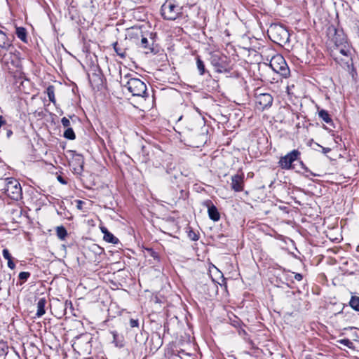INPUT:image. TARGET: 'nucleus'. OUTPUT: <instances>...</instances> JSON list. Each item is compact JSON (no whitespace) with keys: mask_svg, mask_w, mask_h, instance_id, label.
I'll return each instance as SVG.
<instances>
[{"mask_svg":"<svg viewBox=\"0 0 359 359\" xmlns=\"http://www.w3.org/2000/svg\"><path fill=\"white\" fill-rule=\"evenodd\" d=\"M121 85L125 87L133 95L142 97H147V86L141 79L133 77V74H127L123 76H121Z\"/></svg>","mask_w":359,"mask_h":359,"instance_id":"nucleus-1","label":"nucleus"},{"mask_svg":"<svg viewBox=\"0 0 359 359\" xmlns=\"http://www.w3.org/2000/svg\"><path fill=\"white\" fill-rule=\"evenodd\" d=\"M4 187L3 190L4 193L11 199L18 201L22 198V187L19 182L13 177H8L1 180Z\"/></svg>","mask_w":359,"mask_h":359,"instance_id":"nucleus-2","label":"nucleus"},{"mask_svg":"<svg viewBox=\"0 0 359 359\" xmlns=\"http://www.w3.org/2000/svg\"><path fill=\"white\" fill-rule=\"evenodd\" d=\"M197 289L208 296L212 297L216 296L218 292V286L215 280L208 276H204L201 280L197 284Z\"/></svg>","mask_w":359,"mask_h":359,"instance_id":"nucleus-3","label":"nucleus"},{"mask_svg":"<svg viewBox=\"0 0 359 359\" xmlns=\"http://www.w3.org/2000/svg\"><path fill=\"white\" fill-rule=\"evenodd\" d=\"M269 37L277 43H286L289 40L290 34L287 29L280 25H271L268 29Z\"/></svg>","mask_w":359,"mask_h":359,"instance_id":"nucleus-4","label":"nucleus"},{"mask_svg":"<svg viewBox=\"0 0 359 359\" xmlns=\"http://www.w3.org/2000/svg\"><path fill=\"white\" fill-rule=\"evenodd\" d=\"M269 65L275 72L280 74L284 78H287L290 75L289 67L282 55H276L273 56Z\"/></svg>","mask_w":359,"mask_h":359,"instance_id":"nucleus-5","label":"nucleus"},{"mask_svg":"<svg viewBox=\"0 0 359 359\" xmlns=\"http://www.w3.org/2000/svg\"><path fill=\"white\" fill-rule=\"evenodd\" d=\"M180 7L170 1H166L161 6V15L165 20H175L180 13Z\"/></svg>","mask_w":359,"mask_h":359,"instance_id":"nucleus-6","label":"nucleus"},{"mask_svg":"<svg viewBox=\"0 0 359 359\" xmlns=\"http://www.w3.org/2000/svg\"><path fill=\"white\" fill-rule=\"evenodd\" d=\"M334 60L342 68L346 70L353 78L357 74L353 63L351 54L332 57Z\"/></svg>","mask_w":359,"mask_h":359,"instance_id":"nucleus-7","label":"nucleus"},{"mask_svg":"<svg viewBox=\"0 0 359 359\" xmlns=\"http://www.w3.org/2000/svg\"><path fill=\"white\" fill-rule=\"evenodd\" d=\"M301 153L297 149L287 154L285 156H282L278 162L280 167L283 169L289 170L292 168V163L298 159Z\"/></svg>","mask_w":359,"mask_h":359,"instance_id":"nucleus-8","label":"nucleus"},{"mask_svg":"<svg viewBox=\"0 0 359 359\" xmlns=\"http://www.w3.org/2000/svg\"><path fill=\"white\" fill-rule=\"evenodd\" d=\"M273 100V97L269 93H258V90H257L255 102L258 109L264 110L270 107L272 105Z\"/></svg>","mask_w":359,"mask_h":359,"instance_id":"nucleus-9","label":"nucleus"},{"mask_svg":"<svg viewBox=\"0 0 359 359\" xmlns=\"http://www.w3.org/2000/svg\"><path fill=\"white\" fill-rule=\"evenodd\" d=\"M149 39L142 36L140 46L145 50V53H156L157 51L154 47L156 34L150 33Z\"/></svg>","mask_w":359,"mask_h":359,"instance_id":"nucleus-10","label":"nucleus"},{"mask_svg":"<svg viewBox=\"0 0 359 359\" xmlns=\"http://www.w3.org/2000/svg\"><path fill=\"white\" fill-rule=\"evenodd\" d=\"M332 30L334 31V35L330 39V42L329 43L330 47L349 43L347 41L346 36L342 29L332 28Z\"/></svg>","mask_w":359,"mask_h":359,"instance_id":"nucleus-11","label":"nucleus"},{"mask_svg":"<svg viewBox=\"0 0 359 359\" xmlns=\"http://www.w3.org/2000/svg\"><path fill=\"white\" fill-rule=\"evenodd\" d=\"M231 188L236 192H240L244 188V174L243 172L237 173L231 177Z\"/></svg>","mask_w":359,"mask_h":359,"instance_id":"nucleus-12","label":"nucleus"},{"mask_svg":"<svg viewBox=\"0 0 359 359\" xmlns=\"http://www.w3.org/2000/svg\"><path fill=\"white\" fill-rule=\"evenodd\" d=\"M330 55L332 57L351 54V46L350 43L337 46H330Z\"/></svg>","mask_w":359,"mask_h":359,"instance_id":"nucleus-13","label":"nucleus"},{"mask_svg":"<svg viewBox=\"0 0 359 359\" xmlns=\"http://www.w3.org/2000/svg\"><path fill=\"white\" fill-rule=\"evenodd\" d=\"M203 205L207 207L208 216L210 219L214 222H217L220 219V214L217 207L212 203L210 200H207L203 202Z\"/></svg>","mask_w":359,"mask_h":359,"instance_id":"nucleus-14","label":"nucleus"},{"mask_svg":"<svg viewBox=\"0 0 359 359\" xmlns=\"http://www.w3.org/2000/svg\"><path fill=\"white\" fill-rule=\"evenodd\" d=\"M12 38H13V36L9 37L2 30H0V48L4 50H8L12 47Z\"/></svg>","mask_w":359,"mask_h":359,"instance_id":"nucleus-15","label":"nucleus"},{"mask_svg":"<svg viewBox=\"0 0 359 359\" xmlns=\"http://www.w3.org/2000/svg\"><path fill=\"white\" fill-rule=\"evenodd\" d=\"M74 170L78 174H81L83 170L84 160L83 156L77 154L74 156Z\"/></svg>","mask_w":359,"mask_h":359,"instance_id":"nucleus-16","label":"nucleus"},{"mask_svg":"<svg viewBox=\"0 0 359 359\" xmlns=\"http://www.w3.org/2000/svg\"><path fill=\"white\" fill-rule=\"evenodd\" d=\"M101 231L104 234V240L109 243L116 244L118 243V239L115 237L111 232H109L107 228L102 227Z\"/></svg>","mask_w":359,"mask_h":359,"instance_id":"nucleus-17","label":"nucleus"},{"mask_svg":"<svg viewBox=\"0 0 359 359\" xmlns=\"http://www.w3.org/2000/svg\"><path fill=\"white\" fill-rule=\"evenodd\" d=\"M220 57L217 55H214L211 60V64L216 68V72L222 73L226 72L225 67L219 62Z\"/></svg>","mask_w":359,"mask_h":359,"instance_id":"nucleus-18","label":"nucleus"},{"mask_svg":"<svg viewBox=\"0 0 359 359\" xmlns=\"http://www.w3.org/2000/svg\"><path fill=\"white\" fill-rule=\"evenodd\" d=\"M139 161L142 163H147L149 160V151L145 146H142L139 153Z\"/></svg>","mask_w":359,"mask_h":359,"instance_id":"nucleus-19","label":"nucleus"},{"mask_svg":"<svg viewBox=\"0 0 359 359\" xmlns=\"http://www.w3.org/2000/svg\"><path fill=\"white\" fill-rule=\"evenodd\" d=\"M46 299L44 297L40 298L37 302V311H36V316L37 317H41L43 315L46 313L45 306L46 304Z\"/></svg>","mask_w":359,"mask_h":359,"instance_id":"nucleus-20","label":"nucleus"},{"mask_svg":"<svg viewBox=\"0 0 359 359\" xmlns=\"http://www.w3.org/2000/svg\"><path fill=\"white\" fill-rule=\"evenodd\" d=\"M113 335V343L116 347L122 348L124 346V338L122 335L117 333L116 331H111Z\"/></svg>","mask_w":359,"mask_h":359,"instance_id":"nucleus-21","label":"nucleus"},{"mask_svg":"<svg viewBox=\"0 0 359 359\" xmlns=\"http://www.w3.org/2000/svg\"><path fill=\"white\" fill-rule=\"evenodd\" d=\"M113 48L116 53L122 59L126 57V48L121 47V45L118 42H114L113 44Z\"/></svg>","mask_w":359,"mask_h":359,"instance_id":"nucleus-22","label":"nucleus"},{"mask_svg":"<svg viewBox=\"0 0 359 359\" xmlns=\"http://www.w3.org/2000/svg\"><path fill=\"white\" fill-rule=\"evenodd\" d=\"M348 306L355 311L359 313V297L352 294L348 302Z\"/></svg>","mask_w":359,"mask_h":359,"instance_id":"nucleus-23","label":"nucleus"},{"mask_svg":"<svg viewBox=\"0 0 359 359\" xmlns=\"http://www.w3.org/2000/svg\"><path fill=\"white\" fill-rule=\"evenodd\" d=\"M15 34L23 42L27 43V31L22 27H16Z\"/></svg>","mask_w":359,"mask_h":359,"instance_id":"nucleus-24","label":"nucleus"},{"mask_svg":"<svg viewBox=\"0 0 359 359\" xmlns=\"http://www.w3.org/2000/svg\"><path fill=\"white\" fill-rule=\"evenodd\" d=\"M318 116L326 123H328V124L332 123V120L327 111H326L325 109L320 110L318 111Z\"/></svg>","mask_w":359,"mask_h":359,"instance_id":"nucleus-25","label":"nucleus"},{"mask_svg":"<svg viewBox=\"0 0 359 359\" xmlns=\"http://www.w3.org/2000/svg\"><path fill=\"white\" fill-rule=\"evenodd\" d=\"M56 234L60 240L64 241L67 236V231L63 226H60L56 228Z\"/></svg>","mask_w":359,"mask_h":359,"instance_id":"nucleus-26","label":"nucleus"},{"mask_svg":"<svg viewBox=\"0 0 359 359\" xmlns=\"http://www.w3.org/2000/svg\"><path fill=\"white\" fill-rule=\"evenodd\" d=\"M46 93L49 99V101L53 104L55 103V87L52 85H50L46 88Z\"/></svg>","mask_w":359,"mask_h":359,"instance_id":"nucleus-27","label":"nucleus"},{"mask_svg":"<svg viewBox=\"0 0 359 359\" xmlns=\"http://www.w3.org/2000/svg\"><path fill=\"white\" fill-rule=\"evenodd\" d=\"M196 65L199 74L203 75L205 73V65L199 56L196 57Z\"/></svg>","mask_w":359,"mask_h":359,"instance_id":"nucleus-28","label":"nucleus"},{"mask_svg":"<svg viewBox=\"0 0 359 359\" xmlns=\"http://www.w3.org/2000/svg\"><path fill=\"white\" fill-rule=\"evenodd\" d=\"M63 136L65 138L73 140L76 138L75 133L72 128H67L64 132Z\"/></svg>","mask_w":359,"mask_h":359,"instance_id":"nucleus-29","label":"nucleus"},{"mask_svg":"<svg viewBox=\"0 0 359 359\" xmlns=\"http://www.w3.org/2000/svg\"><path fill=\"white\" fill-rule=\"evenodd\" d=\"M346 306H347V305L344 304L342 309L339 312L335 313V316L340 315V316H342L343 317H348V316H351V315H353V313L351 312L346 311L345 310Z\"/></svg>","mask_w":359,"mask_h":359,"instance_id":"nucleus-30","label":"nucleus"},{"mask_svg":"<svg viewBox=\"0 0 359 359\" xmlns=\"http://www.w3.org/2000/svg\"><path fill=\"white\" fill-rule=\"evenodd\" d=\"M188 236L189 238L191 240V241H196L198 240L199 238V236L192 229H190L189 231H188Z\"/></svg>","mask_w":359,"mask_h":359,"instance_id":"nucleus-31","label":"nucleus"},{"mask_svg":"<svg viewBox=\"0 0 359 359\" xmlns=\"http://www.w3.org/2000/svg\"><path fill=\"white\" fill-rule=\"evenodd\" d=\"M147 250L151 257H152L155 260L159 261V257L156 252L151 248H147Z\"/></svg>","mask_w":359,"mask_h":359,"instance_id":"nucleus-32","label":"nucleus"},{"mask_svg":"<svg viewBox=\"0 0 359 359\" xmlns=\"http://www.w3.org/2000/svg\"><path fill=\"white\" fill-rule=\"evenodd\" d=\"M29 276H30V273H29V272L23 271V272H20L19 273L20 280H23V281H26L29 278Z\"/></svg>","mask_w":359,"mask_h":359,"instance_id":"nucleus-33","label":"nucleus"},{"mask_svg":"<svg viewBox=\"0 0 359 359\" xmlns=\"http://www.w3.org/2000/svg\"><path fill=\"white\" fill-rule=\"evenodd\" d=\"M339 343L342 345H344V346L348 347V348H350L351 346V345L353 344V343L348 339H341L339 341Z\"/></svg>","mask_w":359,"mask_h":359,"instance_id":"nucleus-34","label":"nucleus"},{"mask_svg":"<svg viewBox=\"0 0 359 359\" xmlns=\"http://www.w3.org/2000/svg\"><path fill=\"white\" fill-rule=\"evenodd\" d=\"M2 255L4 259L6 260H8L9 259L12 258L11 255L9 252V250L6 248L3 250Z\"/></svg>","mask_w":359,"mask_h":359,"instance_id":"nucleus-35","label":"nucleus"},{"mask_svg":"<svg viewBox=\"0 0 359 359\" xmlns=\"http://www.w3.org/2000/svg\"><path fill=\"white\" fill-rule=\"evenodd\" d=\"M61 123L65 128H70V121L67 117H63L61 119Z\"/></svg>","mask_w":359,"mask_h":359,"instance_id":"nucleus-36","label":"nucleus"},{"mask_svg":"<svg viewBox=\"0 0 359 359\" xmlns=\"http://www.w3.org/2000/svg\"><path fill=\"white\" fill-rule=\"evenodd\" d=\"M4 130H5L6 131V137L8 138H10L12 136V135H13V131H12V130L11 128V125L6 126L4 128Z\"/></svg>","mask_w":359,"mask_h":359,"instance_id":"nucleus-37","label":"nucleus"},{"mask_svg":"<svg viewBox=\"0 0 359 359\" xmlns=\"http://www.w3.org/2000/svg\"><path fill=\"white\" fill-rule=\"evenodd\" d=\"M130 326L131 327H138L139 326V321L137 319H130Z\"/></svg>","mask_w":359,"mask_h":359,"instance_id":"nucleus-38","label":"nucleus"},{"mask_svg":"<svg viewBox=\"0 0 359 359\" xmlns=\"http://www.w3.org/2000/svg\"><path fill=\"white\" fill-rule=\"evenodd\" d=\"M300 163H301L302 168H303V169H304L306 172H309V173L311 175H312V176H317V175H316V174H315V173L312 172L311 170H309L308 169V168L305 166V165L303 163V162H302V161H301V162H300Z\"/></svg>","mask_w":359,"mask_h":359,"instance_id":"nucleus-39","label":"nucleus"},{"mask_svg":"<svg viewBox=\"0 0 359 359\" xmlns=\"http://www.w3.org/2000/svg\"><path fill=\"white\" fill-rule=\"evenodd\" d=\"M76 206L77 208V209L79 210H82L83 209V205L85 203L83 201L81 200H76Z\"/></svg>","mask_w":359,"mask_h":359,"instance_id":"nucleus-40","label":"nucleus"},{"mask_svg":"<svg viewBox=\"0 0 359 359\" xmlns=\"http://www.w3.org/2000/svg\"><path fill=\"white\" fill-rule=\"evenodd\" d=\"M8 126L6 124V121L5 119V118L3 116H0V129L1 128L2 126Z\"/></svg>","mask_w":359,"mask_h":359,"instance_id":"nucleus-41","label":"nucleus"},{"mask_svg":"<svg viewBox=\"0 0 359 359\" xmlns=\"http://www.w3.org/2000/svg\"><path fill=\"white\" fill-rule=\"evenodd\" d=\"M8 266L11 269H14L15 267V263L13 262V258L11 259H9L8 260Z\"/></svg>","mask_w":359,"mask_h":359,"instance_id":"nucleus-42","label":"nucleus"},{"mask_svg":"<svg viewBox=\"0 0 359 359\" xmlns=\"http://www.w3.org/2000/svg\"><path fill=\"white\" fill-rule=\"evenodd\" d=\"M294 279L298 280V281H300L302 280L303 278V276L301 273H294Z\"/></svg>","mask_w":359,"mask_h":359,"instance_id":"nucleus-43","label":"nucleus"},{"mask_svg":"<svg viewBox=\"0 0 359 359\" xmlns=\"http://www.w3.org/2000/svg\"><path fill=\"white\" fill-rule=\"evenodd\" d=\"M317 144L318 147H321V148H322V149H323V152L324 154H327V153H328V152H330V151H331V149H330V148H328V147H322V146L319 145L318 144Z\"/></svg>","mask_w":359,"mask_h":359,"instance_id":"nucleus-44","label":"nucleus"},{"mask_svg":"<svg viewBox=\"0 0 359 359\" xmlns=\"http://www.w3.org/2000/svg\"><path fill=\"white\" fill-rule=\"evenodd\" d=\"M57 180H58L61 184H67V182H66V181L64 180V178H63L62 176H60V175H59V176L57 177Z\"/></svg>","mask_w":359,"mask_h":359,"instance_id":"nucleus-45","label":"nucleus"}]
</instances>
